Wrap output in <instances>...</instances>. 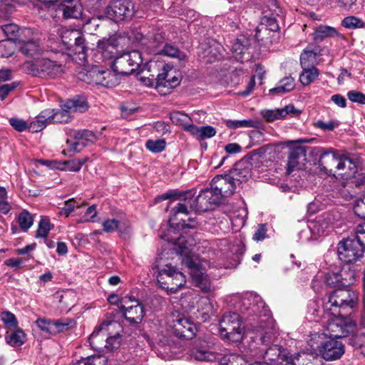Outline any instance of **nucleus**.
Masks as SVG:
<instances>
[{
	"label": "nucleus",
	"mask_w": 365,
	"mask_h": 365,
	"mask_svg": "<svg viewBox=\"0 0 365 365\" xmlns=\"http://www.w3.org/2000/svg\"><path fill=\"white\" fill-rule=\"evenodd\" d=\"M249 46V40L245 37L242 36L237 38L232 46V51L234 53L235 58L237 61H242L243 56L248 50Z\"/></svg>",
	"instance_id": "nucleus-38"
},
{
	"label": "nucleus",
	"mask_w": 365,
	"mask_h": 365,
	"mask_svg": "<svg viewBox=\"0 0 365 365\" xmlns=\"http://www.w3.org/2000/svg\"><path fill=\"white\" fill-rule=\"evenodd\" d=\"M147 67L148 71L153 73L150 76L155 77V88L160 93L166 94L165 88L168 91L180 84L176 71L163 61L150 60L147 63Z\"/></svg>",
	"instance_id": "nucleus-5"
},
{
	"label": "nucleus",
	"mask_w": 365,
	"mask_h": 365,
	"mask_svg": "<svg viewBox=\"0 0 365 365\" xmlns=\"http://www.w3.org/2000/svg\"><path fill=\"white\" fill-rule=\"evenodd\" d=\"M190 199H188L185 202L178 203V205L173 209L172 212L173 215L169 219V225L171 229L175 230H185L186 228L195 229L197 226V222L195 220V218L189 217L187 219V222H186L185 220H181L179 222H175L177 220V215L180 213L185 214L186 215H188V205L187 203H189Z\"/></svg>",
	"instance_id": "nucleus-16"
},
{
	"label": "nucleus",
	"mask_w": 365,
	"mask_h": 365,
	"mask_svg": "<svg viewBox=\"0 0 365 365\" xmlns=\"http://www.w3.org/2000/svg\"><path fill=\"white\" fill-rule=\"evenodd\" d=\"M210 187L222 200L223 197H228L234 194L236 183L230 175H217L212 179Z\"/></svg>",
	"instance_id": "nucleus-14"
},
{
	"label": "nucleus",
	"mask_w": 365,
	"mask_h": 365,
	"mask_svg": "<svg viewBox=\"0 0 365 365\" xmlns=\"http://www.w3.org/2000/svg\"><path fill=\"white\" fill-rule=\"evenodd\" d=\"M141 63L140 53L137 51H132L116 57L113 62L112 68L118 73L127 76L134 73Z\"/></svg>",
	"instance_id": "nucleus-10"
},
{
	"label": "nucleus",
	"mask_w": 365,
	"mask_h": 365,
	"mask_svg": "<svg viewBox=\"0 0 365 365\" xmlns=\"http://www.w3.org/2000/svg\"><path fill=\"white\" fill-rule=\"evenodd\" d=\"M267 24L257 27L255 33V38L257 41H264V35L268 34L269 31H277L279 29V25L275 19H267Z\"/></svg>",
	"instance_id": "nucleus-42"
},
{
	"label": "nucleus",
	"mask_w": 365,
	"mask_h": 365,
	"mask_svg": "<svg viewBox=\"0 0 365 365\" xmlns=\"http://www.w3.org/2000/svg\"><path fill=\"white\" fill-rule=\"evenodd\" d=\"M96 51L101 55L103 61L112 59L117 52L116 40L113 38L100 40L97 45Z\"/></svg>",
	"instance_id": "nucleus-22"
},
{
	"label": "nucleus",
	"mask_w": 365,
	"mask_h": 365,
	"mask_svg": "<svg viewBox=\"0 0 365 365\" xmlns=\"http://www.w3.org/2000/svg\"><path fill=\"white\" fill-rule=\"evenodd\" d=\"M306 156V150L303 147L298 146L290 150L287 164V173L289 175L298 168L299 160Z\"/></svg>",
	"instance_id": "nucleus-25"
},
{
	"label": "nucleus",
	"mask_w": 365,
	"mask_h": 365,
	"mask_svg": "<svg viewBox=\"0 0 365 365\" xmlns=\"http://www.w3.org/2000/svg\"><path fill=\"white\" fill-rule=\"evenodd\" d=\"M170 120L176 125L182 126L184 130L189 133L188 128L194 126L190 118L185 113L176 111L170 114Z\"/></svg>",
	"instance_id": "nucleus-46"
},
{
	"label": "nucleus",
	"mask_w": 365,
	"mask_h": 365,
	"mask_svg": "<svg viewBox=\"0 0 365 365\" xmlns=\"http://www.w3.org/2000/svg\"><path fill=\"white\" fill-rule=\"evenodd\" d=\"M195 195L192 190H187L185 192H179L176 190H170L161 195L158 198L160 200H165L168 199L173 198L178 200H183L187 201L188 199H192Z\"/></svg>",
	"instance_id": "nucleus-49"
},
{
	"label": "nucleus",
	"mask_w": 365,
	"mask_h": 365,
	"mask_svg": "<svg viewBox=\"0 0 365 365\" xmlns=\"http://www.w3.org/2000/svg\"><path fill=\"white\" fill-rule=\"evenodd\" d=\"M347 98L353 103L365 105V94L363 93L352 90L347 93Z\"/></svg>",
	"instance_id": "nucleus-64"
},
{
	"label": "nucleus",
	"mask_w": 365,
	"mask_h": 365,
	"mask_svg": "<svg viewBox=\"0 0 365 365\" xmlns=\"http://www.w3.org/2000/svg\"><path fill=\"white\" fill-rule=\"evenodd\" d=\"M248 330L254 334V336H250V339L252 340V343L255 344H250V349H260V355L267 359L268 361H274L278 359L280 355V349L278 346L266 347L271 343L274 342L276 336V329L274 320L269 315L265 319L259 321L251 322L248 325ZM258 353H256L257 354Z\"/></svg>",
	"instance_id": "nucleus-3"
},
{
	"label": "nucleus",
	"mask_w": 365,
	"mask_h": 365,
	"mask_svg": "<svg viewBox=\"0 0 365 365\" xmlns=\"http://www.w3.org/2000/svg\"><path fill=\"white\" fill-rule=\"evenodd\" d=\"M53 227L48 217H42L38 222L36 237L40 238L46 237Z\"/></svg>",
	"instance_id": "nucleus-54"
},
{
	"label": "nucleus",
	"mask_w": 365,
	"mask_h": 365,
	"mask_svg": "<svg viewBox=\"0 0 365 365\" xmlns=\"http://www.w3.org/2000/svg\"><path fill=\"white\" fill-rule=\"evenodd\" d=\"M62 43L70 49L76 42H81L82 35L78 30L63 29L61 31Z\"/></svg>",
	"instance_id": "nucleus-39"
},
{
	"label": "nucleus",
	"mask_w": 365,
	"mask_h": 365,
	"mask_svg": "<svg viewBox=\"0 0 365 365\" xmlns=\"http://www.w3.org/2000/svg\"><path fill=\"white\" fill-rule=\"evenodd\" d=\"M338 218L337 212H324L317 217L312 229L319 235H324L329 228L334 226Z\"/></svg>",
	"instance_id": "nucleus-21"
},
{
	"label": "nucleus",
	"mask_w": 365,
	"mask_h": 365,
	"mask_svg": "<svg viewBox=\"0 0 365 365\" xmlns=\"http://www.w3.org/2000/svg\"><path fill=\"white\" fill-rule=\"evenodd\" d=\"M295 87L294 80L291 76L282 79L278 85L269 90L271 94L285 93L292 91Z\"/></svg>",
	"instance_id": "nucleus-47"
},
{
	"label": "nucleus",
	"mask_w": 365,
	"mask_h": 365,
	"mask_svg": "<svg viewBox=\"0 0 365 365\" xmlns=\"http://www.w3.org/2000/svg\"><path fill=\"white\" fill-rule=\"evenodd\" d=\"M106 359L100 356H91L82 359L78 361L77 365H106Z\"/></svg>",
	"instance_id": "nucleus-61"
},
{
	"label": "nucleus",
	"mask_w": 365,
	"mask_h": 365,
	"mask_svg": "<svg viewBox=\"0 0 365 365\" xmlns=\"http://www.w3.org/2000/svg\"><path fill=\"white\" fill-rule=\"evenodd\" d=\"M26 73L41 78H54L61 71V66L48 58L26 61L21 66Z\"/></svg>",
	"instance_id": "nucleus-9"
},
{
	"label": "nucleus",
	"mask_w": 365,
	"mask_h": 365,
	"mask_svg": "<svg viewBox=\"0 0 365 365\" xmlns=\"http://www.w3.org/2000/svg\"><path fill=\"white\" fill-rule=\"evenodd\" d=\"M160 38L161 36H155L153 38L149 39L145 37L142 34H138L135 36L137 41L143 46H148L149 52L154 53H163L168 56L178 58L180 60H183L185 58L184 53L179 51L178 48L171 45H165L162 49H159Z\"/></svg>",
	"instance_id": "nucleus-11"
},
{
	"label": "nucleus",
	"mask_w": 365,
	"mask_h": 365,
	"mask_svg": "<svg viewBox=\"0 0 365 365\" xmlns=\"http://www.w3.org/2000/svg\"><path fill=\"white\" fill-rule=\"evenodd\" d=\"M319 351L326 361H334L340 359L344 354L343 343L336 339H329L321 344Z\"/></svg>",
	"instance_id": "nucleus-17"
},
{
	"label": "nucleus",
	"mask_w": 365,
	"mask_h": 365,
	"mask_svg": "<svg viewBox=\"0 0 365 365\" xmlns=\"http://www.w3.org/2000/svg\"><path fill=\"white\" fill-rule=\"evenodd\" d=\"M1 29L7 36V39H11V41H14L16 39V37L19 36V33L20 31L19 27L14 24L3 25L1 26Z\"/></svg>",
	"instance_id": "nucleus-59"
},
{
	"label": "nucleus",
	"mask_w": 365,
	"mask_h": 365,
	"mask_svg": "<svg viewBox=\"0 0 365 365\" xmlns=\"http://www.w3.org/2000/svg\"><path fill=\"white\" fill-rule=\"evenodd\" d=\"M98 139V135L91 130H75L73 134V141L71 144V149L76 152H80L84 147L92 145Z\"/></svg>",
	"instance_id": "nucleus-18"
},
{
	"label": "nucleus",
	"mask_w": 365,
	"mask_h": 365,
	"mask_svg": "<svg viewBox=\"0 0 365 365\" xmlns=\"http://www.w3.org/2000/svg\"><path fill=\"white\" fill-rule=\"evenodd\" d=\"M59 10L65 18L77 19L81 16L82 9L79 0H60Z\"/></svg>",
	"instance_id": "nucleus-23"
},
{
	"label": "nucleus",
	"mask_w": 365,
	"mask_h": 365,
	"mask_svg": "<svg viewBox=\"0 0 365 365\" xmlns=\"http://www.w3.org/2000/svg\"><path fill=\"white\" fill-rule=\"evenodd\" d=\"M298 113L294 106L288 105L283 108L274 110H265L262 112V115L268 122L283 119L288 114L295 115Z\"/></svg>",
	"instance_id": "nucleus-24"
},
{
	"label": "nucleus",
	"mask_w": 365,
	"mask_h": 365,
	"mask_svg": "<svg viewBox=\"0 0 365 365\" xmlns=\"http://www.w3.org/2000/svg\"><path fill=\"white\" fill-rule=\"evenodd\" d=\"M359 301L358 294L351 289L339 288L333 291L324 302L323 307L326 314L340 315L346 309H352Z\"/></svg>",
	"instance_id": "nucleus-6"
},
{
	"label": "nucleus",
	"mask_w": 365,
	"mask_h": 365,
	"mask_svg": "<svg viewBox=\"0 0 365 365\" xmlns=\"http://www.w3.org/2000/svg\"><path fill=\"white\" fill-rule=\"evenodd\" d=\"M82 36L81 42H76L69 50L72 52L73 59L79 65L85 66L87 62L86 47Z\"/></svg>",
	"instance_id": "nucleus-34"
},
{
	"label": "nucleus",
	"mask_w": 365,
	"mask_h": 365,
	"mask_svg": "<svg viewBox=\"0 0 365 365\" xmlns=\"http://www.w3.org/2000/svg\"><path fill=\"white\" fill-rule=\"evenodd\" d=\"M0 317L4 324L11 327H16L18 321L15 315L9 311H4L1 313Z\"/></svg>",
	"instance_id": "nucleus-62"
},
{
	"label": "nucleus",
	"mask_w": 365,
	"mask_h": 365,
	"mask_svg": "<svg viewBox=\"0 0 365 365\" xmlns=\"http://www.w3.org/2000/svg\"><path fill=\"white\" fill-rule=\"evenodd\" d=\"M106 336L112 335H119L122 331L120 324L114 320H107L103 322L98 327Z\"/></svg>",
	"instance_id": "nucleus-45"
},
{
	"label": "nucleus",
	"mask_w": 365,
	"mask_h": 365,
	"mask_svg": "<svg viewBox=\"0 0 365 365\" xmlns=\"http://www.w3.org/2000/svg\"><path fill=\"white\" fill-rule=\"evenodd\" d=\"M225 125L230 129H237L240 128H257L259 126V121L252 119L245 120H225Z\"/></svg>",
	"instance_id": "nucleus-41"
},
{
	"label": "nucleus",
	"mask_w": 365,
	"mask_h": 365,
	"mask_svg": "<svg viewBox=\"0 0 365 365\" xmlns=\"http://www.w3.org/2000/svg\"><path fill=\"white\" fill-rule=\"evenodd\" d=\"M119 74L114 71V68H113V70H103V86L114 87L118 85L120 83Z\"/></svg>",
	"instance_id": "nucleus-50"
},
{
	"label": "nucleus",
	"mask_w": 365,
	"mask_h": 365,
	"mask_svg": "<svg viewBox=\"0 0 365 365\" xmlns=\"http://www.w3.org/2000/svg\"><path fill=\"white\" fill-rule=\"evenodd\" d=\"M241 316L236 312L225 313L220 321L219 332L223 339L238 341L242 339V320L247 321V335L254 336L248 330L251 322L259 321L268 317L269 310L264 302L257 294H250L243 297L240 307Z\"/></svg>",
	"instance_id": "nucleus-1"
},
{
	"label": "nucleus",
	"mask_w": 365,
	"mask_h": 365,
	"mask_svg": "<svg viewBox=\"0 0 365 365\" xmlns=\"http://www.w3.org/2000/svg\"><path fill=\"white\" fill-rule=\"evenodd\" d=\"M5 339L11 346H20L26 341V334L21 329H17L10 334L7 333Z\"/></svg>",
	"instance_id": "nucleus-48"
},
{
	"label": "nucleus",
	"mask_w": 365,
	"mask_h": 365,
	"mask_svg": "<svg viewBox=\"0 0 365 365\" xmlns=\"http://www.w3.org/2000/svg\"><path fill=\"white\" fill-rule=\"evenodd\" d=\"M191 355L196 360L200 361H213L217 359V354L215 352L207 349L193 350Z\"/></svg>",
	"instance_id": "nucleus-52"
},
{
	"label": "nucleus",
	"mask_w": 365,
	"mask_h": 365,
	"mask_svg": "<svg viewBox=\"0 0 365 365\" xmlns=\"http://www.w3.org/2000/svg\"><path fill=\"white\" fill-rule=\"evenodd\" d=\"M122 302L120 310L126 320L131 324L140 322L145 314L143 304L134 297H125Z\"/></svg>",
	"instance_id": "nucleus-13"
},
{
	"label": "nucleus",
	"mask_w": 365,
	"mask_h": 365,
	"mask_svg": "<svg viewBox=\"0 0 365 365\" xmlns=\"http://www.w3.org/2000/svg\"><path fill=\"white\" fill-rule=\"evenodd\" d=\"M19 223L24 231H27L33 225L32 215L26 210L22 211L19 215Z\"/></svg>",
	"instance_id": "nucleus-56"
},
{
	"label": "nucleus",
	"mask_w": 365,
	"mask_h": 365,
	"mask_svg": "<svg viewBox=\"0 0 365 365\" xmlns=\"http://www.w3.org/2000/svg\"><path fill=\"white\" fill-rule=\"evenodd\" d=\"M157 279L160 287L170 293L177 292L186 282L183 273L177 271L174 267L170 264L158 268Z\"/></svg>",
	"instance_id": "nucleus-8"
},
{
	"label": "nucleus",
	"mask_w": 365,
	"mask_h": 365,
	"mask_svg": "<svg viewBox=\"0 0 365 365\" xmlns=\"http://www.w3.org/2000/svg\"><path fill=\"white\" fill-rule=\"evenodd\" d=\"M303 71L299 76V81L304 86H308L316 80L319 74L315 66H302Z\"/></svg>",
	"instance_id": "nucleus-43"
},
{
	"label": "nucleus",
	"mask_w": 365,
	"mask_h": 365,
	"mask_svg": "<svg viewBox=\"0 0 365 365\" xmlns=\"http://www.w3.org/2000/svg\"><path fill=\"white\" fill-rule=\"evenodd\" d=\"M71 321L68 319H58L52 321L51 334L65 331L70 328Z\"/></svg>",
	"instance_id": "nucleus-57"
},
{
	"label": "nucleus",
	"mask_w": 365,
	"mask_h": 365,
	"mask_svg": "<svg viewBox=\"0 0 365 365\" xmlns=\"http://www.w3.org/2000/svg\"><path fill=\"white\" fill-rule=\"evenodd\" d=\"M319 50L318 48H306L300 55V63L302 66H314Z\"/></svg>",
	"instance_id": "nucleus-44"
},
{
	"label": "nucleus",
	"mask_w": 365,
	"mask_h": 365,
	"mask_svg": "<svg viewBox=\"0 0 365 365\" xmlns=\"http://www.w3.org/2000/svg\"><path fill=\"white\" fill-rule=\"evenodd\" d=\"M221 200L215 191L210 187L202 190L195 199V205L190 203V209L199 212H207L213 210L221 202Z\"/></svg>",
	"instance_id": "nucleus-15"
},
{
	"label": "nucleus",
	"mask_w": 365,
	"mask_h": 365,
	"mask_svg": "<svg viewBox=\"0 0 365 365\" xmlns=\"http://www.w3.org/2000/svg\"><path fill=\"white\" fill-rule=\"evenodd\" d=\"M314 39L316 41L320 42L327 38H335L340 36L341 35L334 27L321 25L318 26L314 34Z\"/></svg>",
	"instance_id": "nucleus-36"
},
{
	"label": "nucleus",
	"mask_w": 365,
	"mask_h": 365,
	"mask_svg": "<svg viewBox=\"0 0 365 365\" xmlns=\"http://www.w3.org/2000/svg\"><path fill=\"white\" fill-rule=\"evenodd\" d=\"M89 343L91 346L96 351H103L104 348L107 349V336H106L98 327L91 334Z\"/></svg>",
	"instance_id": "nucleus-33"
},
{
	"label": "nucleus",
	"mask_w": 365,
	"mask_h": 365,
	"mask_svg": "<svg viewBox=\"0 0 365 365\" xmlns=\"http://www.w3.org/2000/svg\"><path fill=\"white\" fill-rule=\"evenodd\" d=\"M365 245L359 236L341 240L337 245L339 258L345 263H353L363 257Z\"/></svg>",
	"instance_id": "nucleus-7"
},
{
	"label": "nucleus",
	"mask_w": 365,
	"mask_h": 365,
	"mask_svg": "<svg viewBox=\"0 0 365 365\" xmlns=\"http://www.w3.org/2000/svg\"><path fill=\"white\" fill-rule=\"evenodd\" d=\"M165 146L166 142L164 139L148 140L145 143L146 148L155 153L163 151Z\"/></svg>",
	"instance_id": "nucleus-55"
},
{
	"label": "nucleus",
	"mask_w": 365,
	"mask_h": 365,
	"mask_svg": "<svg viewBox=\"0 0 365 365\" xmlns=\"http://www.w3.org/2000/svg\"><path fill=\"white\" fill-rule=\"evenodd\" d=\"M103 230L107 233H111L118 230L123 235L128 233L130 230V223L127 221L120 222L116 219H107L103 224Z\"/></svg>",
	"instance_id": "nucleus-26"
},
{
	"label": "nucleus",
	"mask_w": 365,
	"mask_h": 365,
	"mask_svg": "<svg viewBox=\"0 0 365 365\" xmlns=\"http://www.w3.org/2000/svg\"><path fill=\"white\" fill-rule=\"evenodd\" d=\"M102 76L103 70H101L98 66H95L86 73L80 72L78 78L88 84L103 86V81L102 80Z\"/></svg>",
	"instance_id": "nucleus-28"
},
{
	"label": "nucleus",
	"mask_w": 365,
	"mask_h": 365,
	"mask_svg": "<svg viewBox=\"0 0 365 365\" xmlns=\"http://www.w3.org/2000/svg\"><path fill=\"white\" fill-rule=\"evenodd\" d=\"M174 332L180 338L191 339L195 335L196 327L185 317H178L173 322Z\"/></svg>",
	"instance_id": "nucleus-19"
},
{
	"label": "nucleus",
	"mask_w": 365,
	"mask_h": 365,
	"mask_svg": "<svg viewBox=\"0 0 365 365\" xmlns=\"http://www.w3.org/2000/svg\"><path fill=\"white\" fill-rule=\"evenodd\" d=\"M11 210L6 189L0 186V213L6 215Z\"/></svg>",
	"instance_id": "nucleus-60"
},
{
	"label": "nucleus",
	"mask_w": 365,
	"mask_h": 365,
	"mask_svg": "<svg viewBox=\"0 0 365 365\" xmlns=\"http://www.w3.org/2000/svg\"><path fill=\"white\" fill-rule=\"evenodd\" d=\"M49 113L46 111V109L42 110L34 120L29 125V130L32 133H37L41 131L50 123H48V117Z\"/></svg>",
	"instance_id": "nucleus-37"
},
{
	"label": "nucleus",
	"mask_w": 365,
	"mask_h": 365,
	"mask_svg": "<svg viewBox=\"0 0 365 365\" xmlns=\"http://www.w3.org/2000/svg\"><path fill=\"white\" fill-rule=\"evenodd\" d=\"M165 240L173 241L174 249L181 257L182 264L188 268L193 284L202 291L209 292L211 288L210 279L203 272L199 257L195 254L196 240L191 235H182L176 240L168 237Z\"/></svg>",
	"instance_id": "nucleus-2"
},
{
	"label": "nucleus",
	"mask_w": 365,
	"mask_h": 365,
	"mask_svg": "<svg viewBox=\"0 0 365 365\" xmlns=\"http://www.w3.org/2000/svg\"><path fill=\"white\" fill-rule=\"evenodd\" d=\"M225 362H222V365H249L243 356L239 354H232L228 356Z\"/></svg>",
	"instance_id": "nucleus-63"
},
{
	"label": "nucleus",
	"mask_w": 365,
	"mask_h": 365,
	"mask_svg": "<svg viewBox=\"0 0 365 365\" xmlns=\"http://www.w3.org/2000/svg\"><path fill=\"white\" fill-rule=\"evenodd\" d=\"M342 25L347 29H363L365 28V22L360 18L354 16L345 17L342 21Z\"/></svg>",
	"instance_id": "nucleus-53"
},
{
	"label": "nucleus",
	"mask_w": 365,
	"mask_h": 365,
	"mask_svg": "<svg viewBox=\"0 0 365 365\" xmlns=\"http://www.w3.org/2000/svg\"><path fill=\"white\" fill-rule=\"evenodd\" d=\"M19 47L23 54L26 56H34L43 51V47L38 41L31 39L26 41H19Z\"/></svg>",
	"instance_id": "nucleus-31"
},
{
	"label": "nucleus",
	"mask_w": 365,
	"mask_h": 365,
	"mask_svg": "<svg viewBox=\"0 0 365 365\" xmlns=\"http://www.w3.org/2000/svg\"><path fill=\"white\" fill-rule=\"evenodd\" d=\"M106 14L115 21L130 19L135 14L134 4L129 0H113L106 8Z\"/></svg>",
	"instance_id": "nucleus-12"
},
{
	"label": "nucleus",
	"mask_w": 365,
	"mask_h": 365,
	"mask_svg": "<svg viewBox=\"0 0 365 365\" xmlns=\"http://www.w3.org/2000/svg\"><path fill=\"white\" fill-rule=\"evenodd\" d=\"M308 313L314 317H320L322 322L324 324L326 335L330 339L344 338L354 334L356 329V323L349 317L340 315L326 314L324 307L319 309L316 302H312L308 307Z\"/></svg>",
	"instance_id": "nucleus-4"
},
{
	"label": "nucleus",
	"mask_w": 365,
	"mask_h": 365,
	"mask_svg": "<svg viewBox=\"0 0 365 365\" xmlns=\"http://www.w3.org/2000/svg\"><path fill=\"white\" fill-rule=\"evenodd\" d=\"M48 111V123H68L71 120V115L66 108H64V104L61 109H46Z\"/></svg>",
	"instance_id": "nucleus-30"
},
{
	"label": "nucleus",
	"mask_w": 365,
	"mask_h": 365,
	"mask_svg": "<svg viewBox=\"0 0 365 365\" xmlns=\"http://www.w3.org/2000/svg\"><path fill=\"white\" fill-rule=\"evenodd\" d=\"M323 285L338 289L346 286L341 275L336 273H327L323 277H317L312 281V288L316 292H321Z\"/></svg>",
	"instance_id": "nucleus-20"
},
{
	"label": "nucleus",
	"mask_w": 365,
	"mask_h": 365,
	"mask_svg": "<svg viewBox=\"0 0 365 365\" xmlns=\"http://www.w3.org/2000/svg\"><path fill=\"white\" fill-rule=\"evenodd\" d=\"M340 154L335 153H324L320 156L319 164L326 171L336 172V167Z\"/></svg>",
	"instance_id": "nucleus-29"
},
{
	"label": "nucleus",
	"mask_w": 365,
	"mask_h": 365,
	"mask_svg": "<svg viewBox=\"0 0 365 365\" xmlns=\"http://www.w3.org/2000/svg\"><path fill=\"white\" fill-rule=\"evenodd\" d=\"M86 162V158L73 159L63 162V170L70 172H78Z\"/></svg>",
	"instance_id": "nucleus-58"
},
{
	"label": "nucleus",
	"mask_w": 365,
	"mask_h": 365,
	"mask_svg": "<svg viewBox=\"0 0 365 365\" xmlns=\"http://www.w3.org/2000/svg\"><path fill=\"white\" fill-rule=\"evenodd\" d=\"M231 177L234 178V180L238 182H245L251 177L250 165L245 163L239 162L235 164L232 171Z\"/></svg>",
	"instance_id": "nucleus-35"
},
{
	"label": "nucleus",
	"mask_w": 365,
	"mask_h": 365,
	"mask_svg": "<svg viewBox=\"0 0 365 365\" xmlns=\"http://www.w3.org/2000/svg\"><path fill=\"white\" fill-rule=\"evenodd\" d=\"M70 114L71 113H83L88 108V103L83 96H77L67 100L64 103Z\"/></svg>",
	"instance_id": "nucleus-32"
},
{
	"label": "nucleus",
	"mask_w": 365,
	"mask_h": 365,
	"mask_svg": "<svg viewBox=\"0 0 365 365\" xmlns=\"http://www.w3.org/2000/svg\"><path fill=\"white\" fill-rule=\"evenodd\" d=\"M16 48V43L11 39L0 41V57L8 58L11 56Z\"/></svg>",
	"instance_id": "nucleus-51"
},
{
	"label": "nucleus",
	"mask_w": 365,
	"mask_h": 365,
	"mask_svg": "<svg viewBox=\"0 0 365 365\" xmlns=\"http://www.w3.org/2000/svg\"><path fill=\"white\" fill-rule=\"evenodd\" d=\"M188 130L191 135L200 140L210 138L216 135L215 128L210 125L197 127L194 125L190 126Z\"/></svg>",
	"instance_id": "nucleus-40"
},
{
	"label": "nucleus",
	"mask_w": 365,
	"mask_h": 365,
	"mask_svg": "<svg viewBox=\"0 0 365 365\" xmlns=\"http://www.w3.org/2000/svg\"><path fill=\"white\" fill-rule=\"evenodd\" d=\"M336 171L339 172V175L349 178L356 173V167L355 163L349 158L340 155Z\"/></svg>",
	"instance_id": "nucleus-27"
}]
</instances>
